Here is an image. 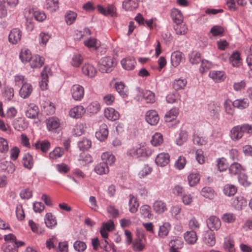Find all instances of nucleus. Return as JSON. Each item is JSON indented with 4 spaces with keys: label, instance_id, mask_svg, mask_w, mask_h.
I'll return each instance as SVG.
<instances>
[{
    "label": "nucleus",
    "instance_id": "obj_1",
    "mask_svg": "<svg viewBox=\"0 0 252 252\" xmlns=\"http://www.w3.org/2000/svg\"><path fill=\"white\" fill-rule=\"evenodd\" d=\"M184 17L180 10L174 8V31L177 34L184 35L188 31V28L183 22Z\"/></svg>",
    "mask_w": 252,
    "mask_h": 252
},
{
    "label": "nucleus",
    "instance_id": "obj_2",
    "mask_svg": "<svg viewBox=\"0 0 252 252\" xmlns=\"http://www.w3.org/2000/svg\"><path fill=\"white\" fill-rule=\"evenodd\" d=\"M6 242L3 245L2 249L4 252H18L16 243V236L11 233L4 236Z\"/></svg>",
    "mask_w": 252,
    "mask_h": 252
},
{
    "label": "nucleus",
    "instance_id": "obj_3",
    "mask_svg": "<svg viewBox=\"0 0 252 252\" xmlns=\"http://www.w3.org/2000/svg\"><path fill=\"white\" fill-rule=\"evenodd\" d=\"M116 64L114 58L111 57H105L99 61V70L102 73L111 72Z\"/></svg>",
    "mask_w": 252,
    "mask_h": 252
},
{
    "label": "nucleus",
    "instance_id": "obj_4",
    "mask_svg": "<svg viewBox=\"0 0 252 252\" xmlns=\"http://www.w3.org/2000/svg\"><path fill=\"white\" fill-rule=\"evenodd\" d=\"M22 32L18 28H13L8 34V41L12 44L18 43L21 40Z\"/></svg>",
    "mask_w": 252,
    "mask_h": 252
},
{
    "label": "nucleus",
    "instance_id": "obj_5",
    "mask_svg": "<svg viewBox=\"0 0 252 252\" xmlns=\"http://www.w3.org/2000/svg\"><path fill=\"white\" fill-rule=\"evenodd\" d=\"M71 94L72 98L77 101H80L84 95V88L78 84L73 85L71 88Z\"/></svg>",
    "mask_w": 252,
    "mask_h": 252
},
{
    "label": "nucleus",
    "instance_id": "obj_6",
    "mask_svg": "<svg viewBox=\"0 0 252 252\" xmlns=\"http://www.w3.org/2000/svg\"><path fill=\"white\" fill-rule=\"evenodd\" d=\"M146 121L151 126H156L159 120L158 112L154 110L148 111L145 114Z\"/></svg>",
    "mask_w": 252,
    "mask_h": 252
},
{
    "label": "nucleus",
    "instance_id": "obj_7",
    "mask_svg": "<svg viewBox=\"0 0 252 252\" xmlns=\"http://www.w3.org/2000/svg\"><path fill=\"white\" fill-rule=\"evenodd\" d=\"M39 113V109L38 106L34 103H30L28 105L25 115L26 117L30 119H36Z\"/></svg>",
    "mask_w": 252,
    "mask_h": 252
},
{
    "label": "nucleus",
    "instance_id": "obj_8",
    "mask_svg": "<svg viewBox=\"0 0 252 252\" xmlns=\"http://www.w3.org/2000/svg\"><path fill=\"white\" fill-rule=\"evenodd\" d=\"M108 133V126L103 123L100 126L99 129L95 132V136L98 140L103 141L107 139Z\"/></svg>",
    "mask_w": 252,
    "mask_h": 252
},
{
    "label": "nucleus",
    "instance_id": "obj_9",
    "mask_svg": "<svg viewBox=\"0 0 252 252\" xmlns=\"http://www.w3.org/2000/svg\"><path fill=\"white\" fill-rule=\"evenodd\" d=\"M170 161V156L168 153H162L157 156L155 159L156 164L159 166L167 165Z\"/></svg>",
    "mask_w": 252,
    "mask_h": 252
},
{
    "label": "nucleus",
    "instance_id": "obj_10",
    "mask_svg": "<svg viewBox=\"0 0 252 252\" xmlns=\"http://www.w3.org/2000/svg\"><path fill=\"white\" fill-rule=\"evenodd\" d=\"M47 128L49 131H53L60 126V121L55 117L49 118L46 121Z\"/></svg>",
    "mask_w": 252,
    "mask_h": 252
},
{
    "label": "nucleus",
    "instance_id": "obj_11",
    "mask_svg": "<svg viewBox=\"0 0 252 252\" xmlns=\"http://www.w3.org/2000/svg\"><path fill=\"white\" fill-rule=\"evenodd\" d=\"M82 71L85 75L90 78L94 77L97 72L95 67L89 63H85L83 65Z\"/></svg>",
    "mask_w": 252,
    "mask_h": 252
},
{
    "label": "nucleus",
    "instance_id": "obj_12",
    "mask_svg": "<svg viewBox=\"0 0 252 252\" xmlns=\"http://www.w3.org/2000/svg\"><path fill=\"white\" fill-rule=\"evenodd\" d=\"M207 224L208 228L211 230H218L220 228L221 222L220 219L216 216H211L207 220Z\"/></svg>",
    "mask_w": 252,
    "mask_h": 252
},
{
    "label": "nucleus",
    "instance_id": "obj_13",
    "mask_svg": "<svg viewBox=\"0 0 252 252\" xmlns=\"http://www.w3.org/2000/svg\"><path fill=\"white\" fill-rule=\"evenodd\" d=\"M12 125L15 130L19 131H24L28 127V123L22 118H18L13 120Z\"/></svg>",
    "mask_w": 252,
    "mask_h": 252
},
{
    "label": "nucleus",
    "instance_id": "obj_14",
    "mask_svg": "<svg viewBox=\"0 0 252 252\" xmlns=\"http://www.w3.org/2000/svg\"><path fill=\"white\" fill-rule=\"evenodd\" d=\"M223 247L226 252H235L234 240L230 236L224 238Z\"/></svg>",
    "mask_w": 252,
    "mask_h": 252
},
{
    "label": "nucleus",
    "instance_id": "obj_15",
    "mask_svg": "<svg viewBox=\"0 0 252 252\" xmlns=\"http://www.w3.org/2000/svg\"><path fill=\"white\" fill-rule=\"evenodd\" d=\"M209 76L215 82H220L226 78L225 74L223 71L212 70L209 74Z\"/></svg>",
    "mask_w": 252,
    "mask_h": 252
},
{
    "label": "nucleus",
    "instance_id": "obj_16",
    "mask_svg": "<svg viewBox=\"0 0 252 252\" xmlns=\"http://www.w3.org/2000/svg\"><path fill=\"white\" fill-rule=\"evenodd\" d=\"M84 107L81 105H78L71 108L69 111V115L73 118H80L85 113Z\"/></svg>",
    "mask_w": 252,
    "mask_h": 252
},
{
    "label": "nucleus",
    "instance_id": "obj_17",
    "mask_svg": "<svg viewBox=\"0 0 252 252\" xmlns=\"http://www.w3.org/2000/svg\"><path fill=\"white\" fill-rule=\"evenodd\" d=\"M136 61L133 57H128L123 59L121 61V64L123 67L127 70L134 69Z\"/></svg>",
    "mask_w": 252,
    "mask_h": 252
},
{
    "label": "nucleus",
    "instance_id": "obj_18",
    "mask_svg": "<svg viewBox=\"0 0 252 252\" xmlns=\"http://www.w3.org/2000/svg\"><path fill=\"white\" fill-rule=\"evenodd\" d=\"M97 9L100 13L106 16H115L116 15V8L112 5H109L107 8L98 5L97 6Z\"/></svg>",
    "mask_w": 252,
    "mask_h": 252
},
{
    "label": "nucleus",
    "instance_id": "obj_19",
    "mask_svg": "<svg viewBox=\"0 0 252 252\" xmlns=\"http://www.w3.org/2000/svg\"><path fill=\"white\" fill-rule=\"evenodd\" d=\"M240 125H237L230 130V137L233 141H238L242 138L244 134Z\"/></svg>",
    "mask_w": 252,
    "mask_h": 252
},
{
    "label": "nucleus",
    "instance_id": "obj_20",
    "mask_svg": "<svg viewBox=\"0 0 252 252\" xmlns=\"http://www.w3.org/2000/svg\"><path fill=\"white\" fill-rule=\"evenodd\" d=\"M32 92V85L27 82L22 86L19 91V94L23 98H26L30 95Z\"/></svg>",
    "mask_w": 252,
    "mask_h": 252
},
{
    "label": "nucleus",
    "instance_id": "obj_21",
    "mask_svg": "<svg viewBox=\"0 0 252 252\" xmlns=\"http://www.w3.org/2000/svg\"><path fill=\"white\" fill-rule=\"evenodd\" d=\"M104 116L109 120L114 121L119 118V114L114 108L109 107L105 109Z\"/></svg>",
    "mask_w": 252,
    "mask_h": 252
},
{
    "label": "nucleus",
    "instance_id": "obj_22",
    "mask_svg": "<svg viewBox=\"0 0 252 252\" xmlns=\"http://www.w3.org/2000/svg\"><path fill=\"white\" fill-rule=\"evenodd\" d=\"M33 146L36 150H40L43 153H47L50 148V143L48 140H38Z\"/></svg>",
    "mask_w": 252,
    "mask_h": 252
},
{
    "label": "nucleus",
    "instance_id": "obj_23",
    "mask_svg": "<svg viewBox=\"0 0 252 252\" xmlns=\"http://www.w3.org/2000/svg\"><path fill=\"white\" fill-rule=\"evenodd\" d=\"M139 206V205L137 198H136L133 195L130 194L129 195L128 201L129 212L133 214L135 213L138 210Z\"/></svg>",
    "mask_w": 252,
    "mask_h": 252
},
{
    "label": "nucleus",
    "instance_id": "obj_24",
    "mask_svg": "<svg viewBox=\"0 0 252 252\" xmlns=\"http://www.w3.org/2000/svg\"><path fill=\"white\" fill-rule=\"evenodd\" d=\"M22 163L24 167L31 170L34 164L32 156L30 153L25 154L23 157Z\"/></svg>",
    "mask_w": 252,
    "mask_h": 252
},
{
    "label": "nucleus",
    "instance_id": "obj_25",
    "mask_svg": "<svg viewBox=\"0 0 252 252\" xmlns=\"http://www.w3.org/2000/svg\"><path fill=\"white\" fill-rule=\"evenodd\" d=\"M184 239L188 244L189 245L194 244L197 240L196 232L194 230L187 231L184 234Z\"/></svg>",
    "mask_w": 252,
    "mask_h": 252
},
{
    "label": "nucleus",
    "instance_id": "obj_26",
    "mask_svg": "<svg viewBox=\"0 0 252 252\" xmlns=\"http://www.w3.org/2000/svg\"><path fill=\"white\" fill-rule=\"evenodd\" d=\"M44 62V60L43 58L36 55L32 57L30 61V63L32 68H39L43 65Z\"/></svg>",
    "mask_w": 252,
    "mask_h": 252
},
{
    "label": "nucleus",
    "instance_id": "obj_27",
    "mask_svg": "<svg viewBox=\"0 0 252 252\" xmlns=\"http://www.w3.org/2000/svg\"><path fill=\"white\" fill-rule=\"evenodd\" d=\"M56 108L54 103L45 101L42 104V111L46 115H52L55 112Z\"/></svg>",
    "mask_w": 252,
    "mask_h": 252
},
{
    "label": "nucleus",
    "instance_id": "obj_28",
    "mask_svg": "<svg viewBox=\"0 0 252 252\" xmlns=\"http://www.w3.org/2000/svg\"><path fill=\"white\" fill-rule=\"evenodd\" d=\"M138 6V0H124L123 7L126 11H132Z\"/></svg>",
    "mask_w": 252,
    "mask_h": 252
},
{
    "label": "nucleus",
    "instance_id": "obj_29",
    "mask_svg": "<svg viewBox=\"0 0 252 252\" xmlns=\"http://www.w3.org/2000/svg\"><path fill=\"white\" fill-rule=\"evenodd\" d=\"M152 154V151L148 148L139 147L137 158L142 160L147 159Z\"/></svg>",
    "mask_w": 252,
    "mask_h": 252
},
{
    "label": "nucleus",
    "instance_id": "obj_30",
    "mask_svg": "<svg viewBox=\"0 0 252 252\" xmlns=\"http://www.w3.org/2000/svg\"><path fill=\"white\" fill-rule=\"evenodd\" d=\"M192 141L194 144L198 146H203L208 143L207 138L200 134L194 133L192 135Z\"/></svg>",
    "mask_w": 252,
    "mask_h": 252
},
{
    "label": "nucleus",
    "instance_id": "obj_31",
    "mask_svg": "<svg viewBox=\"0 0 252 252\" xmlns=\"http://www.w3.org/2000/svg\"><path fill=\"white\" fill-rule=\"evenodd\" d=\"M101 158L102 162H105L108 166L112 165L116 160L115 156L108 152L103 153L101 155Z\"/></svg>",
    "mask_w": 252,
    "mask_h": 252
},
{
    "label": "nucleus",
    "instance_id": "obj_32",
    "mask_svg": "<svg viewBox=\"0 0 252 252\" xmlns=\"http://www.w3.org/2000/svg\"><path fill=\"white\" fill-rule=\"evenodd\" d=\"M95 173L99 175L106 174L109 172V167L105 162H101L96 164L94 168Z\"/></svg>",
    "mask_w": 252,
    "mask_h": 252
},
{
    "label": "nucleus",
    "instance_id": "obj_33",
    "mask_svg": "<svg viewBox=\"0 0 252 252\" xmlns=\"http://www.w3.org/2000/svg\"><path fill=\"white\" fill-rule=\"evenodd\" d=\"M153 209L158 214L163 213L167 210L166 205L165 203L160 200H157L153 204Z\"/></svg>",
    "mask_w": 252,
    "mask_h": 252
},
{
    "label": "nucleus",
    "instance_id": "obj_34",
    "mask_svg": "<svg viewBox=\"0 0 252 252\" xmlns=\"http://www.w3.org/2000/svg\"><path fill=\"white\" fill-rule=\"evenodd\" d=\"M229 170L231 174L238 175L239 176L242 174L244 169L240 163L234 162L230 166Z\"/></svg>",
    "mask_w": 252,
    "mask_h": 252
},
{
    "label": "nucleus",
    "instance_id": "obj_35",
    "mask_svg": "<svg viewBox=\"0 0 252 252\" xmlns=\"http://www.w3.org/2000/svg\"><path fill=\"white\" fill-rule=\"evenodd\" d=\"M79 164L80 165L84 166L93 161L91 156L89 154L82 153L80 154L79 158L78 159Z\"/></svg>",
    "mask_w": 252,
    "mask_h": 252
},
{
    "label": "nucleus",
    "instance_id": "obj_36",
    "mask_svg": "<svg viewBox=\"0 0 252 252\" xmlns=\"http://www.w3.org/2000/svg\"><path fill=\"white\" fill-rule=\"evenodd\" d=\"M100 109V105L97 101H93L89 104L86 108L88 112L92 114L97 113Z\"/></svg>",
    "mask_w": 252,
    "mask_h": 252
},
{
    "label": "nucleus",
    "instance_id": "obj_37",
    "mask_svg": "<svg viewBox=\"0 0 252 252\" xmlns=\"http://www.w3.org/2000/svg\"><path fill=\"white\" fill-rule=\"evenodd\" d=\"M85 45L89 48L97 49L100 46V42L95 38L90 37L84 41Z\"/></svg>",
    "mask_w": 252,
    "mask_h": 252
},
{
    "label": "nucleus",
    "instance_id": "obj_38",
    "mask_svg": "<svg viewBox=\"0 0 252 252\" xmlns=\"http://www.w3.org/2000/svg\"><path fill=\"white\" fill-rule=\"evenodd\" d=\"M229 60L233 66H239L241 60L240 53L238 52H234L229 57Z\"/></svg>",
    "mask_w": 252,
    "mask_h": 252
},
{
    "label": "nucleus",
    "instance_id": "obj_39",
    "mask_svg": "<svg viewBox=\"0 0 252 252\" xmlns=\"http://www.w3.org/2000/svg\"><path fill=\"white\" fill-rule=\"evenodd\" d=\"M237 189L236 186L231 184L225 185L223 189L224 194L228 196L234 195L237 192Z\"/></svg>",
    "mask_w": 252,
    "mask_h": 252
},
{
    "label": "nucleus",
    "instance_id": "obj_40",
    "mask_svg": "<svg viewBox=\"0 0 252 252\" xmlns=\"http://www.w3.org/2000/svg\"><path fill=\"white\" fill-rule=\"evenodd\" d=\"M201 194L204 197L209 199H213L215 196L214 189L209 187H204L201 190Z\"/></svg>",
    "mask_w": 252,
    "mask_h": 252
},
{
    "label": "nucleus",
    "instance_id": "obj_41",
    "mask_svg": "<svg viewBox=\"0 0 252 252\" xmlns=\"http://www.w3.org/2000/svg\"><path fill=\"white\" fill-rule=\"evenodd\" d=\"M234 107H235L233 106V102L229 99L225 100L224 103V108L227 114L233 116L234 113Z\"/></svg>",
    "mask_w": 252,
    "mask_h": 252
},
{
    "label": "nucleus",
    "instance_id": "obj_42",
    "mask_svg": "<svg viewBox=\"0 0 252 252\" xmlns=\"http://www.w3.org/2000/svg\"><path fill=\"white\" fill-rule=\"evenodd\" d=\"M115 87L118 93L123 98L127 96V91L123 83L116 82L115 85Z\"/></svg>",
    "mask_w": 252,
    "mask_h": 252
},
{
    "label": "nucleus",
    "instance_id": "obj_43",
    "mask_svg": "<svg viewBox=\"0 0 252 252\" xmlns=\"http://www.w3.org/2000/svg\"><path fill=\"white\" fill-rule=\"evenodd\" d=\"M249 105V101L247 98L236 99L233 101V106L239 109L247 108Z\"/></svg>",
    "mask_w": 252,
    "mask_h": 252
},
{
    "label": "nucleus",
    "instance_id": "obj_44",
    "mask_svg": "<svg viewBox=\"0 0 252 252\" xmlns=\"http://www.w3.org/2000/svg\"><path fill=\"white\" fill-rule=\"evenodd\" d=\"M143 97L147 103H153L156 101L155 94L149 90H146L143 93Z\"/></svg>",
    "mask_w": 252,
    "mask_h": 252
},
{
    "label": "nucleus",
    "instance_id": "obj_45",
    "mask_svg": "<svg viewBox=\"0 0 252 252\" xmlns=\"http://www.w3.org/2000/svg\"><path fill=\"white\" fill-rule=\"evenodd\" d=\"M163 138L162 135L158 132L155 133L152 136L151 143L154 146H158L162 144Z\"/></svg>",
    "mask_w": 252,
    "mask_h": 252
},
{
    "label": "nucleus",
    "instance_id": "obj_46",
    "mask_svg": "<svg viewBox=\"0 0 252 252\" xmlns=\"http://www.w3.org/2000/svg\"><path fill=\"white\" fill-rule=\"evenodd\" d=\"M210 115L213 119H218L220 116V108L214 104L210 105L208 108Z\"/></svg>",
    "mask_w": 252,
    "mask_h": 252
},
{
    "label": "nucleus",
    "instance_id": "obj_47",
    "mask_svg": "<svg viewBox=\"0 0 252 252\" xmlns=\"http://www.w3.org/2000/svg\"><path fill=\"white\" fill-rule=\"evenodd\" d=\"M45 223L48 227L52 228L57 224V221L51 213H48L45 216Z\"/></svg>",
    "mask_w": 252,
    "mask_h": 252
},
{
    "label": "nucleus",
    "instance_id": "obj_48",
    "mask_svg": "<svg viewBox=\"0 0 252 252\" xmlns=\"http://www.w3.org/2000/svg\"><path fill=\"white\" fill-rule=\"evenodd\" d=\"M188 139V133L186 130H181L176 139V144L179 146L183 145Z\"/></svg>",
    "mask_w": 252,
    "mask_h": 252
},
{
    "label": "nucleus",
    "instance_id": "obj_49",
    "mask_svg": "<svg viewBox=\"0 0 252 252\" xmlns=\"http://www.w3.org/2000/svg\"><path fill=\"white\" fill-rule=\"evenodd\" d=\"M19 57L21 61L26 63L30 62L32 56L31 52L29 49H24L21 50Z\"/></svg>",
    "mask_w": 252,
    "mask_h": 252
},
{
    "label": "nucleus",
    "instance_id": "obj_50",
    "mask_svg": "<svg viewBox=\"0 0 252 252\" xmlns=\"http://www.w3.org/2000/svg\"><path fill=\"white\" fill-rule=\"evenodd\" d=\"M170 228L171 225L169 223H164L163 225L159 227L158 236L160 237H164L168 235Z\"/></svg>",
    "mask_w": 252,
    "mask_h": 252
},
{
    "label": "nucleus",
    "instance_id": "obj_51",
    "mask_svg": "<svg viewBox=\"0 0 252 252\" xmlns=\"http://www.w3.org/2000/svg\"><path fill=\"white\" fill-rule=\"evenodd\" d=\"M77 13L74 11H68L65 15V21L67 25H70L75 21Z\"/></svg>",
    "mask_w": 252,
    "mask_h": 252
},
{
    "label": "nucleus",
    "instance_id": "obj_52",
    "mask_svg": "<svg viewBox=\"0 0 252 252\" xmlns=\"http://www.w3.org/2000/svg\"><path fill=\"white\" fill-rule=\"evenodd\" d=\"M91 141L87 138H83L78 143V146L81 151L88 150L91 147Z\"/></svg>",
    "mask_w": 252,
    "mask_h": 252
},
{
    "label": "nucleus",
    "instance_id": "obj_53",
    "mask_svg": "<svg viewBox=\"0 0 252 252\" xmlns=\"http://www.w3.org/2000/svg\"><path fill=\"white\" fill-rule=\"evenodd\" d=\"M46 6L50 11H55L59 9V0H46Z\"/></svg>",
    "mask_w": 252,
    "mask_h": 252
},
{
    "label": "nucleus",
    "instance_id": "obj_54",
    "mask_svg": "<svg viewBox=\"0 0 252 252\" xmlns=\"http://www.w3.org/2000/svg\"><path fill=\"white\" fill-rule=\"evenodd\" d=\"M42 80L40 82V86L42 90H45L47 89V82L48 76L46 71V68L41 72Z\"/></svg>",
    "mask_w": 252,
    "mask_h": 252
},
{
    "label": "nucleus",
    "instance_id": "obj_55",
    "mask_svg": "<svg viewBox=\"0 0 252 252\" xmlns=\"http://www.w3.org/2000/svg\"><path fill=\"white\" fill-rule=\"evenodd\" d=\"M188 181L190 186L193 187L196 185L200 180V175L198 173H191L188 176Z\"/></svg>",
    "mask_w": 252,
    "mask_h": 252
},
{
    "label": "nucleus",
    "instance_id": "obj_56",
    "mask_svg": "<svg viewBox=\"0 0 252 252\" xmlns=\"http://www.w3.org/2000/svg\"><path fill=\"white\" fill-rule=\"evenodd\" d=\"M140 212L144 218H150L152 216L151 207L148 205H142L140 208Z\"/></svg>",
    "mask_w": 252,
    "mask_h": 252
},
{
    "label": "nucleus",
    "instance_id": "obj_57",
    "mask_svg": "<svg viewBox=\"0 0 252 252\" xmlns=\"http://www.w3.org/2000/svg\"><path fill=\"white\" fill-rule=\"evenodd\" d=\"M73 248L78 252H83L86 250L87 245L85 242L77 240L73 243Z\"/></svg>",
    "mask_w": 252,
    "mask_h": 252
},
{
    "label": "nucleus",
    "instance_id": "obj_58",
    "mask_svg": "<svg viewBox=\"0 0 252 252\" xmlns=\"http://www.w3.org/2000/svg\"><path fill=\"white\" fill-rule=\"evenodd\" d=\"M63 154V150L59 147H57L55 148L53 151L50 153L49 157L51 158H57L62 157Z\"/></svg>",
    "mask_w": 252,
    "mask_h": 252
},
{
    "label": "nucleus",
    "instance_id": "obj_59",
    "mask_svg": "<svg viewBox=\"0 0 252 252\" xmlns=\"http://www.w3.org/2000/svg\"><path fill=\"white\" fill-rule=\"evenodd\" d=\"M83 58L80 54H76L73 56L71 64L74 67H78L82 63Z\"/></svg>",
    "mask_w": 252,
    "mask_h": 252
},
{
    "label": "nucleus",
    "instance_id": "obj_60",
    "mask_svg": "<svg viewBox=\"0 0 252 252\" xmlns=\"http://www.w3.org/2000/svg\"><path fill=\"white\" fill-rule=\"evenodd\" d=\"M185 61L183 54L180 51L174 52V66H177Z\"/></svg>",
    "mask_w": 252,
    "mask_h": 252
},
{
    "label": "nucleus",
    "instance_id": "obj_61",
    "mask_svg": "<svg viewBox=\"0 0 252 252\" xmlns=\"http://www.w3.org/2000/svg\"><path fill=\"white\" fill-rule=\"evenodd\" d=\"M212 66V63L211 62L205 60H201L199 71L200 73H203L211 68Z\"/></svg>",
    "mask_w": 252,
    "mask_h": 252
},
{
    "label": "nucleus",
    "instance_id": "obj_62",
    "mask_svg": "<svg viewBox=\"0 0 252 252\" xmlns=\"http://www.w3.org/2000/svg\"><path fill=\"white\" fill-rule=\"evenodd\" d=\"M152 168L148 164H145L141 169L138 173V176L140 178H144L149 175L152 171Z\"/></svg>",
    "mask_w": 252,
    "mask_h": 252
},
{
    "label": "nucleus",
    "instance_id": "obj_63",
    "mask_svg": "<svg viewBox=\"0 0 252 252\" xmlns=\"http://www.w3.org/2000/svg\"><path fill=\"white\" fill-rule=\"evenodd\" d=\"M187 81L185 79L179 78L174 81V89L176 90L184 89Z\"/></svg>",
    "mask_w": 252,
    "mask_h": 252
},
{
    "label": "nucleus",
    "instance_id": "obj_64",
    "mask_svg": "<svg viewBox=\"0 0 252 252\" xmlns=\"http://www.w3.org/2000/svg\"><path fill=\"white\" fill-rule=\"evenodd\" d=\"M217 167L218 170L220 171H225L227 168V164L226 163V160L225 158H222L217 159Z\"/></svg>",
    "mask_w": 252,
    "mask_h": 252
}]
</instances>
